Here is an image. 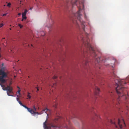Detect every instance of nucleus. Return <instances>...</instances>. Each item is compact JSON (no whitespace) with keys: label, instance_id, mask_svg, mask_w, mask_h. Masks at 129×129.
Segmentation results:
<instances>
[{"label":"nucleus","instance_id":"1","mask_svg":"<svg viewBox=\"0 0 129 129\" xmlns=\"http://www.w3.org/2000/svg\"><path fill=\"white\" fill-rule=\"evenodd\" d=\"M113 77H114V80L116 85H117L115 89L118 95V97L115 100V96L113 91L111 90L109 91L108 94L113 99V102L116 103L117 105L118 106L120 104V98L123 96L125 99L127 107H129V96L127 92L126 91V89L124 88L123 87L124 85L127 83L124 80L116 79V75L114 73H113Z\"/></svg>","mask_w":129,"mask_h":129},{"label":"nucleus","instance_id":"2","mask_svg":"<svg viewBox=\"0 0 129 129\" xmlns=\"http://www.w3.org/2000/svg\"><path fill=\"white\" fill-rule=\"evenodd\" d=\"M5 68L3 67L0 69V85L2 88L4 90H7V94L8 95H10L9 94V93H10L12 90V87L7 85V87H5V85L3 84L6 83V80L5 78L7 77L9 73V72L6 70Z\"/></svg>","mask_w":129,"mask_h":129},{"label":"nucleus","instance_id":"3","mask_svg":"<svg viewBox=\"0 0 129 129\" xmlns=\"http://www.w3.org/2000/svg\"><path fill=\"white\" fill-rule=\"evenodd\" d=\"M84 0H82L81 2H79V6L78 5L77 6V7L78 8L79 11L77 12L74 14V16L77 18L78 21L81 23L82 24V27L84 31L85 25L84 24V22L82 21L81 16V14H80V12L81 9L83 10L84 9Z\"/></svg>","mask_w":129,"mask_h":129},{"label":"nucleus","instance_id":"4","mask_svg":"<svg viewBox=\"0 0 129 129\" xmlns=\"http://www.w3.org/2000/svg\"><path fill=\"white\" fill-rule=\"evenodd\" d=\"M117 121V125L116 124V122L114 120H111L110 122L112 124H114L116 128H118V127H119L120 129H122L123 126H125V124L123 119H122L121 122L119 119H118Z\"/></svg>","mask_w":129,"mask_h":129},{"label":"nucleus","instance_id":"5","mask_svg":"<svg viewBox=\"0 0 129 129\" xmlns=\"http://www.w3.org/2000/svg\"><path fill=\"white\" fill-rule=\"evenodd\" d=\"M82 40L83 41V44L86 47L88 48L89 50H91L93 53L92 54H93L95 57L96 56V54L95 53L94 51V50L93 48L91 47V45L89 43L88 41L89 40L88 39L87 40L86 42H85V41H84V38H82Z\"/></svg>","mask_w":129,"mask_h":129},{"label":"nucleus","instance_id":"6","mask_svg":"<svg viewBox=\"0 0 129 129\" xmlns=\"http://www.w3.org/2000/svg\"><path fill=\"white\" fill-rule=\"evenodd\" d=\"M67 3V6L68 7H70L71 8H73L75 5H76V3L78 0H71L68 2V0H66Z\"/></svg>","mask_w":129,"mask_h":129},{"label":"nucleus","instance_id":"7","mask_svg":"<svg viewBox=\"0 0 129 129\" xmlns=\"http://www.w3.org/2000/svg\"><path fill=\"white\" fill-rule=\"evenodd\" d=\"M100 91L99 88L97 86H95V94L98 95Z\"/></svg>","mask_w":129,"mask_h":129},{"label":"nucleus","instance_id":"8","mask_svg":"<svg viewBox=\"0 0 129 129\" xmlns=\"http://www.w3.org/2000/svg\"><path fill=\"white\" fill-rule=\"evenodd\" d=\"M47 122V121L46 120L43 123V125L44 126V127L45 128H51L52 127H54L52 125L51 127H48V126L46 124V123Z\"/></svg>","mask_w":129,"mask_h":129},{"label":"nucleus","instance_id":"9","mask_svg":"<svg viewBox=\"0 0 129 129\" xmlns=\"http://www.w3.org/2000/svg\"><path fill=\"white\" fill-rule=\"evenodd\" d=\"M29 112L32 114H39V113L38 112H35V111L32 109H31Z\"/></svg>","mask_w":129,"mask_h":129},{"label":"nucleus","instance_id":"10","mask_svg":"<svg viewBox=\"0 0 129 129\" xmlns=\"http://www.w3.org/2000/svg\"><path fill=\"white\" fill-rule=\"evenodd\" d=\"M27 10L26 9H25L24 10V12L22 14V16H25L26 15V13L27 12Z\"/></svg>","mask_w":129,"mask_h":129},{"label":"nucleus","instance_id":"11","mask_svg":"<svg viewBox=\"0 0 129 129\" xmlns=\"http://www.w3.org/2000/svg\"><path fill=\"white\" fill-rule=\"evenodd\" d=\"M20 89H19L16 92V93L17 94V96L18 97H19L20 94Z\"/></svg>","mask_w":129,"mask_h":129},{"label":"nucleus","instance_id":"12","mask_svg":"<svg viewBox=\"0 0 129 129\" xmlns=\"http://www.w3.org/2000/svg\"><path fill=\"white\" fill-rule=\"evenodd\" d=\"M73 22L74 23L76 24L78 26H79V25L78 24V22L76 20H73Z\"/></svg>","mask_w":129,"mask_h":129},{"label":"nucleus","instance_id":"13","mask_svg":"<svg viewBox=\"0 0 129 129\" xmlns=\"http://www.w3.org/2000/svg\"><path fill=\"white\" fill-rule=\"evenodd\" d=\"M49 110V109H48L47 108H45V109H43L42 110V111H45V113H46V112H47V111Z\"/></svg>","mask_w":129,"mask_h":129},{"label":"nucleus","instance_id":"14","mask_svg":"<svg viewBox=\"0 0 129 129\" xmlns=\"http://www.w3.org/2000/svg\"><path fill=\"white\" fill-rule=\"evenodd\" d=\"M24 107L27 109V110H28V112H29L31 110V109L30 108H28V107H26L25 105V106H24Z\"/></svg>","mask_w":129,"mask_h":129},{"label":"nucleus","instance_id":"15","mask_svg":"<svg viewBox=\"0 0 129 129\" xmlns=\"http://www.w3.org/2000/svg\"><path fill=\"white\" fill-rule=\"evenodd\" d=\"M100 59V57H99L98 58H96V60L98 62H99Z\"/></svg>","mask_w":129,"mask_h":129},{"label":"nucleus","instance_id":"16","mask_svg":"<svg viewBox=\"0 0 129 129\" xmlns=\"http://www.w3.org/2000/svg\"><path fill=\"white\" fill-rule=\"evenodd\" d=\"M18 102L19 103V104L22 106H23V107H24V106H25V105H24L23 104H22V103L21 102L19 101H18Z\"/></svg>","mask_w":129,"mask_h":129},{"label":"nucleus","instance_id":"17","mask_svg":"<svg viewBox=\"0 0 129 129\" xmlns=\"http://www.w3.org/2000/svg\"><path fill=\"white\" fill-rule=\"evenodd\" d=\"M88 61L87 60H86L84 62L85 66H87Z\"/></svg>","mask_w":129,"mask_h":129},{"label":"nucleus","instance_id":"18","mask_svg":"<svg viewBox=\"0 0 129 129\" xmlns=\"http://www.w3.org/2000/svg\"><path fill=\"white\" fill-rule=\"evenodd\" d=\"M30 93H28L27 95V96L29 99H30L31 98V96L29 95Z\"/></svg>","mask_w":129,"mask_h":129},{"label":"nucleus","instance_id":"19","mask_svg":"<svg viewBox=\"0 0 129 129\" xmlns=\"http://www.w3.org/2000/svg\"><path fill=\"white\" fill-rule=\"evenodd\" d=\"M12 79H11L9 81L10 82L9 83V86H10V85H11L12 84Z\"/></svg>","mask_w":129,"mask_h":129},{"label":"nucleus","instance_id":"20","mask_svg":"<svg viewBox=\"0 0 129 129\" xmlns=\"http://www.w3.org/2000/svg\"><path fill=\"white\" fill-rule=\"evenodd\" d=\"M11 5V4L10 3H8L7 4V6L9 7H10V5Z\"/></svg>","mask_w":129,"mask_h":129},{"label":"nucleus","instance_id":"21","mask_svg":"<svg viewBox=\"0 0 129 129\" xmlns=\"http://www.w3.org/2000/svg\"><path fill=\"white\" fill-rule=\"evenodd\" d=\"M18 26L20 27L21 28L22 27H23V26L22 25H21L20 24H18Z\"/></svg>","mask_w":129,"mask_h":129},{"label":"nucleus","instance_id":"22","mask_svg":"<svg viewBox=\"0 0 129 129\" xmlns=\"http://www.w3.org/2000/svg\"><path fill=\"white\" fill-rule=\"evenodd\" d=\"M12 90L11 91V92H10V93L9 92V95H9V96H13V95H11V94H12Z\"/></svg>","mask_w":129,"mask_h":129},{"label":"nucleus","instance_id":"23","mask_svg":"<svg viewBox=\"0 0 129 129\" xmlns=\"http://www.w3.org/2000/svg\"><path fill=\"white\" fill-rule=\"evenodd\" d=\"M22 17L23 19H26V17L25 16H22Z\"/></svg>","mask_w":129,"mask_h":129},{"label":"nucleus","instance_id":"24","mask_svg":"<svg viewBox=\"0 0 129 129\" xmlns=\"http://www.w3.org/2000/svg\"><path fill=\"white\" fill-rule=\"evenodd\" d=\"M33 108L34 109V111H35V112L36 111V108H35V106H33Z\"/></svg>","mask_w":129,"mask_h":129},{"label":"nucleus","instance_id":"25","mask_svg":"<svg viewBox=\"0 0 129 129\" xmlns=\"http://www.w3.org/2000/svg\"><path fill=\"white\" fill-rule=\"evenodd\" d=\"M4 24L3 23H1L0 24V27H2L3 25Z\"/></svg>","mask_w":129,"mask_h":129},{"label":"nucleus","instance_id":"26","mask_svg":"<svg viewBox=\"0 0 129 129\" xmlns=\"http://www.w3.org/2000/svg\"><path fill=\"white\" fill-rule=\"evenodd\" d=\"M107 60V59H106L105 60H104V59H103L102 60V61H103L104 62H105Z\"/></svg>","mask_w":129,"mask_h":129},{"label":"nucleus","instance_id":"27","mask_svg":"<svg viewBox=\"0 0 129 129\" xmlns=\"http://www.w3.org/2000/svg\"><path fill=\"white\" fill-rule=\"evenodd\" d=\"M57 78V77L56 76H54L53 77V79H56Z\"/></svg>","mask_w":129,"mask_h":129},{"label":"nucleus","instance_id":"28","mask_svg":"<svg viewBox=\"0 0 129 129\" xmlns=\"http://www.w3.org/2000/svg\"><path fill=\"white\" fill-rule=\"evenodd\" d=\"M53 106L55 108H56V105L55 104V105H54V106Z\"/></svg>","mask_w":129,"mask_h":129},{"label":"nucleus","instance_id":"29","mask_svg":"<svg viewBox=\"0 0 129 129\" xmlns=\"http://www.w3.org/2000/svg\"><path fill=\"white\" fill-rule=\"evenodd\" d=\"M17 100L18 102V101H19V98H17Z\"/></svg>","mask_w":129,"mask_h":129},{"label":"nucleus","instance_id":"30","mask_svg":"<svg viewBox=\"0 0 129 129\" xmlns=\"http://www.w3.org/2000/svg\"><path fill=\"white\" fill-rule=\"evenodd\" d=\"M7 15V14H4L3 15V16H5L6 15Z\"/></svg>","mask_w":129,"mask_h":129},{"label":"nucleus","instance_id":"31","mask_svg":"<svg viewBox=\"0 0 129 129\" xmlns=\"http://www.w3.org/2000/svg\"><path fill=\"white\" fill-rule=\"evenodd\" d=\"M21 13H19L18 14V15L19 16H20L21 15Z\"/></svg>","mask_w":129,"mask_h":129},{"label":"nucleus","instance_id":"32","mask_svg":"<svg viewBox=\"0 0 129 129\" xmlns=\"http://www.w3.org/2000/svg\"><path fill=\"white\" fill-rule=\"evenodd\" d=\"M56 85V83H54L53 84V86H54L55 85Z\"/></svg>","mask_w":129,"mask_h":129},{"label":"nucleus","instance_id":"33","mask_svg":"<svg viewBox=\"0 0 129 129\" xmlns=\"http://www.w3.org/2000/svg\"><path fill=\"white\" fill-rule=\"evenodd\" d=\"M113 63H114V62L115 61V60H113Z\"/></svg>","mask_w":129,"mask_h":129},{"label":"nucleus","instance_id":"34","mask_svg":"<svg viewBox=\"0 0 129 129\" xmlns=\"http://www.w3.org/2000/svg\"><path fill=\"white\" fill-rule=\"evenodd\" d=\"M4 63H3L2 64V66H4Z\"/></svg>","mask_w":129,"mask_h":129},{"label":"nucleus","instance_id":"35","mask_svg":"<svg viewBox=\"0 0 129 129\" xmlns=\"http://www.w3.org/2000/svg\"><path fill=\"white\" fill-rule=\"evenodd\" d=\"M17 88L19 89L20 90V88H19V87L18 86H17Z\"/></svg>","mask_w":129,"mask_h":129},{"label":"nucleus","instance_id":"36","mask_svg":"<svg viewBox=\"0 0 129 129\" xmlns=\"http://www.w3.org/2000/svg\"><path fill=\"white\" fill-rule=\"evenodd\" d=\"M23 20H24V19H23V18H22V20H21V21H23Z\"/></svg>","mask_w":129,"mask_h":129},{"label":"nucleus","instance_id":"37","mask_svg":"<svg viewBox=\"0 0 129 129\" xmlns=\"http://www.w3.org/2000/svg\"><path fill=\"white\" fill-rule=\"evenodd\" d=\"M37 88V91H38L39 90V89L38 88Z\"/></svg>","mask_w":129,"mask_h":129},{"label":"nucleus","instance_id":"38","mask_svg":"<svg viewBox=\"0 0 129 129\" xmlns=\"http://www.w3.org/2000/svg\"><path fill=\"white\" fill-rule=\"evenodd\" d=\"M84 16H85V17H86V15H85V13H84Z\"/></svg>","mask_w":129,"mask_h":129},{"label":"nucleus","instance_id":"39","mask_svg":"<svg viewBox=\"0 0 129 129\" xmlns=\"http://www.w3.org/2000/svg\"><path fill=\"white\" fill-rule=\"evenodd\" d=\"M10 30H11V28H10Z\"/></svg>","mask_w":129,"mask_h":129},{"label":"nucleus","instance_id":"40","mask_svg":"<svg viewBox=\"0 0 129 129\" xmlns=\"http://www.w3.org/2000/svg\"><path fill=\"white\" fill-rule=\"evenodd\" d=\"M3 39H5V38H3Z\"/></svg>","mask_w":129,"mask_h":129},{"label":"nucleus","instance_id":"41","mask_svg":"<svg viewBox=\"0 0 129 129\" xmlns=\"http://www.w3.org/2000/svg\"><path fill=\"white\" fill-rule=\"evenodd\" d=\"M31 45V46H33V45Z\"/></svg>","mask_w":129,"mask_h":129},{"label":"nucleus","instance_id":"42","mask_svg":"<svg viewBox=\"0 0 129 129\" xmlns=\"http://www.w3.org/2000/svg\"><path fill=\"white\" fill-rule=\"evenodd\" d=\"M28 78H29V76H28Z\"/></svg>","mask_w":129,"mask_h":129},{"label":"nucleus","instance_id":"43","mask_svg":"<svg viewBox=\"0 0 129 129\" xmlns=\"http://www.w3.org/2000/svg\"><path fill=\"white\" fill-rule=\"evenodd\" d=\"M83 53H84V54H85V53H84L85 52H84Z\"/></svg>","mask_w":129,"mask_h":129},{"label":"nucleus","instance_id":"44","mask_svg":"<svg viewBox=\"0 0 129 129\" xmlns=\"http://www.w3.org/2000/svg\"><path fill=\"white\" fill-rule=\"evenodd\" d=\"M112 67H113V66H112Z\"/></svg>","mask_w":129,"mask_h":129}]
</instances>
